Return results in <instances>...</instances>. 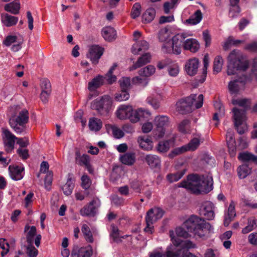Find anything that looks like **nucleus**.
Returning a JSON list of instances; mask_svg holds the SVG:
<instances>
[{
  "instance_id": "1",
  "label": "nucleus",
  "mask_w": 257,
  "mask_h": 257,
  "mask_svg": "<svg viewBox=\"0 0 257 257\" xmlns=\"http://www.w3.org/2000/svg\"><path fill=\"white\" fill-rule=\"evenodd\" d=\"M192 193H209L213 189V180L211 176L190 174L178 184Z\"/></svg>"
},
{
  "instance_id": "2",
  "label": "nucleus",
  "mask_w": 257,
  "mask_h": 257,
  "mask_svg": "<svg viewBox=\"0 0 257 257\" xmlns=\"http://www.w3.org/2000/svg\"><path fill=\"white\" fill-rule=\"evenodd\" d=\"M184 225L194 236L203 239L209 236L213 229L210 223L196 215L191 216Z\"/></svg>"
},
{
  "instance_id": "3",
  "label": "nucleus",
  "mask_w": 257,
  "mask_h": 257,
  "mask_svg": "<svg viewBox=\"0 0 257 257\" xmlns=\"http://www.w3.org/2000/svg\"><path fill=\"white\" fill-rule=\"evenodd\" d=\"M249 66V63L245 57L239 51H232L228 56L227 74L234 75L236 71H245Z\"/></svg>"
},
{
  "instance_id": "4",
  "label": "nucleus",
  "mask_w": 257,
  "mask_h": 257,
  "mask_svg": "<svg viewBox=\"0 0 257 257\" xmlns=\"http://www.w3.org/2000/svg\"><path fill=\"white\" fill-rule=\"evenodd\" d=\"M203 96L200 94H191L184 99H182L176 103V110L181 114H185L192 111V105L194 103L195 108H199L202 106Z\"/></svg>"
},
{
  "instance_id": "5",
  "label": "nucleus",
  "mask_w": 257,
  "mask_h": 257,
  "mask_svg": "<svg viewBox=\"0 0 257 257\" xmlns=\"http://www.w3.org/2000/svg\"><path fill=\"white\" fill-rule=\"evenodd\" d=\"M29 112L24 109L20 111L17 116L12 115L9 119L11 127L17 134H21L25 131V125L29 121Z\"/></svg>"
},
{
  "instance_id": "6",
  "label": "nucleus",
  "mask_w": 257,
  "mask_h": 257,
  "mask_svg": "<svg viewBox=\"0 0 257 257\" xmlns=\"http://www.w3.org/2000/svg\"><path fill=\"white\" fill-rule=\"evenodd\" d=\"M112 101L108 95H104L93 100L91 103V108L95 110L101 115L107 116L112 107Z\"/></svg>"
},
{
  "instance_id": "7",
  "label": "nucleus",
  "mask_w": 257,
  "mask_h": 257,
  "mask_svg": "<svg viewBox=\"0 0 257 257\" xmlns=\"http://www.w3.org/2000/svg\"><path fill=\"white\" fill-rule=\"evenodd\" d=\"M163 214V211L159 208L150 209L147 212L146 217L147 226L144 228V231L148 233L152 234L154 229L153 224L158 219L162 218Z\"/></svg>"
},
{
  "instance_id": "8",
  "label": "nucleus",
  "mask_w": 257,
  "mask_h": 257,
  "mask_svg": "<svg viewBox=\"0 0 257 257\" xmlns=\"http://www.w3.org/2000/svg\"><path fill=\"white\" fill-rule=\"evenodd\" d=\"M250 79V77L246 76L244 74L239 76L231 80L228 84V89L231 94H237L244 89L246 82Z\"/></svg>"
},
{
  "instance_id": "9",
  "label": "nucleus",
  "mask_w": 257,
  "mask_h": 257,
  "mask_svg": "<svg viewBox=\"0 0 257 257\" xmlns=\"http://www.w3.org/2000/svg\"><path fill=\"white\" fill-rule=\"evenodd\" d=\"M134 112L131 106L121 105L118 108L115 114L120 119H129L131 122L135 123L137 122L138 118L134 116Z\"/></svg>"
},
{
  "instance_id": "10",
  "label": "nucleus",
  "mask_w": 257,
  "mask_h": 257,
  "mask_svg": "<svg viewBox=\"0 0 257 257\" xmlns=\"http://www.w3.org/2000/svg\"><path fill=\"white\" fill-rule=\"evenodd\" d=\"M232 111L234 126L239 134H243L247 129L246 126L243 124L245 120L244 112V111H240L236 107L233 108Z\"/></svg>"
},
{
  "instance_id": "11",
  "label": "nucleus",
  "mask_w": 257,
  "mask_h": 257,
  "mask_svg": "<svg viewBox=\"0 0 257 257\" xmlns=\"http://www.w3.org/2000/svg\"><path fill=\"white\" fill-rule=\"evenodd\" d=\"M201 141V135L198 134L192 139L188 144L176 148L172 151V153L179 155L188 151H194L199 147Z\"/></svg>"
},
{
  "instance_id": "12",
  "label": "nucleus",
  "mask_w": 257,
  "mask_h": 257,
  "mask_svg": "<svg viewBox=\"0 0 257 257\" xmlns=\"http://www.w3.org/2000/svg\"><path fill=\"white\" fill-rule=\"evenodd\" d=\"M100 206L98 198H94L87 205L84 206L80 210V213L83 216L93 217L97 213V210Z\"/></svg>"
},
{
  "instance_id": "13",
  "label": "nucleus",
  "mask_w": 257,
  "mask_h": 257,
  "mask_svg": "<svg viewBox=\"0 0 257 257\" xmlns=\"http://www.w3.org/2000/svg\"><path fill=\"white\" fill-rule=\"evenodd\" d=\"M154 123L156 126L155 135L158 138L163 137L165 133V127L169 124V118L166 115L157 116L155 118Z\"/></svg>"
},
{
  "instance_id": "14",
  "label": "nucleus",
  "mask_w": 257,
  "mask_h": 257,
  "mask_svg": "<svg viewBox=\"0 0 257 257\" xmlns=\"http://www.w3.org/2000/svg\"><path fill=\"white\" fill-rule=\"evenodd\" d=\"M3 140L5 147V150L7 153H10L14 149L15 141L17 138L10 131L5 129L3 131Z\"/></svg>"
},
{
  "instance_id": "15",
  "label": "nucleus",
  "mask_w": 257,
  "mask_h": 257,
  "mask_svg": "<svg viewBox=\"0 0 257 257\" xmlns=\"http://www.w3.org/2000/svg\"><path fill=\"white\" fill-rule=\"evenodd\" d=\"M92 249L90 245L87 247H79L75 245L72 250L71 257H90Z\"/></svg>"
},
{
  "instance_id": "16",
  "label": "nucleus",
  "mask_w": 257,
  "mask_h": 257,
  "mask_svg": "<svg viewBox=\"0 0 257 257\" xmlns=\"http://www.w3.org/2000/svg\"><path fill=\"white\" fill-rule=\"evenodd\" d=\"M103 53V49L101 47L94 45L89 49V53L87 54V58H89L92 63L96 65L98 63L99 59Z\"/></svg>"
},
{
  "instance_id": "17",
  "label": "nucleus",
  "mask_w": 257,
  "mask_h": 257,
  "mask_svg": "<svg viewBox=\"0 0 257 257\" xmlns=\"http://www.w3.org/2000/svg\"><path fill=\"white\" fill-rule=\"evenodd\" d=\"M187 35L185 33L178 34L172 38V42L175 50V54L181 53L182 47H183L185 39Z\"/></svg>"
},
{
  "instance_id": "18",
  "label": "nucleus",
  "mask_w": 257,
  "mask_h": 257,
  "mask_svg": "<svg viewBox=\"0 0 257 257\" xmlns=\"http://www.w3.org/2000/svg\"><path fill=\"white\" fill-rule=\"evenodd\" d=\"M200 214L207 220H212L214 218V206L210 202H205L200 209Z\"/></svg>"
},
{
  "instance_id": "19",
  "label": "nucleus",
  "mask_w": 257,
  "mask_h": 257,
  "mask_svg": "<svg viewBox=\"0 0 257 257\" xmlns=\"http://www.w3.org/2000/svg\"><path fill=\"white\" fill-rule=\"evenodd\" d=\"M199 60L198 59L196 58L190 59L185 64V71L188 75L194 76L197 72Z\"/></svg>"
},
{
  "instance_id": "20",
  "label": "nucleus",
  "mask_w": 257,
  "mask_h": 257,
  "mask_svg": "<svg viewBox=\"0 0 257 257\" xmlns=\"http://www.w3.org/2000/svg\"><path fill=\"white\" fill-rule=\"evenodd\" d=\"M101 35L104 40L107 42H112L117 37L116 30L110 26L103 28L101 30Z\"/></svg>"
},
{
  "instance_id": "21",
  "label": "nucleus",
  "mask_w": 257,
  "mask_h": 257,
  "mask_svg": "<svg viewBox=\"0 0 257 257\" xmlns=\"http://www.w3.org/2000/svg\"><path fill=\"white\" fill-rule=\"evenodd\" d=\"M149 47V43L146 41L144 40L138 41L133 45L132 52L135 55H138L140 52L147 50Z\"/></svg>"
},
{
  "instance_id": "22",
  "label": "nucleus",
  "mask_w": 257,
  "mask_h": 257,
  "mask_svg": "<svg viewBox=\"0 0 257 257\" xmlns=\"http://www.w3.org/2000/svg\"><path fill=\"white\" fill-rule=\"evenodd\" d=\"M10 175L12 179L20 180L23 178V172L24 170L23 167L17 166H10L9 167Z\"/></svg>"
},
{
  "instance_id": "23",
  "label": "nucleus",
  "mask_w": 257,
  "mask_h": 257,
  "mask_svg": "<svg viewBox=\"0 0 257 257\" xmlns=\"http://www.w3.org/2000/svg\"><path fill=\"white\" fill-rule=\"evenodd\" d=\"M145 160L151 168H159L161 166V159L156 155H147Z\"/></svg>"
},
{
  "instance_id": "24",
  "label": "nucleus",
  "mask_w": 257,
  "mask_h": 257,
  "mask_svg": "<svg viewBox=\"0 0 257 257\" xmlns=\"http://www.w3.org/2000/svg\"><path fill=\"white\" fill-rule=\"evenodd\" d=\"M235 215V204L233 202L231 201L228 208L227 213L224 215V225L227 226Z\"/></svg>"
},
{
  "instance_id": "25",
  "label": "nucleus",
  "mask_w": 257,
  "mask_h": 257,
  "mask_svg": "<svg viewBox=\"0 0 257 257\" xmlns=\"http://www.w3.org/2000/svg\"><path fill=\"white\" fill-rule=\"evenodd\" d=\"M103 83L104 77L99 75L88 82V89L90 91H94L102 85Z\"/></svg>"
},
{
  "instance_id": "26",
  "label": "nucleus",
  "mask_w": 257,
  "mask_h": 257,
  "mask_svg": "<svg viewBox=\"0 0 257 257\" xmlns=\"http://www.w3.org/2000/svg\"><path fill=\"white\" fill-rule=\"evenodd\" d=\"M199 46L198 41L193 38L188 39L185 40L183 45V48L185 50H190L194 53L198 50Z\"/></svg>"
},
{
  "instance_id": "27",
  "label": "nucleus",
  "mask_w": 257,
  "mask_h": 257,
  "mask_svg": "<svg viewBox=\"0 0 257 257\" xmlns=\"http://www.w3.org/2000/svg\"><path fill=\"white\" fill-rule=\"evenodd\" d=\"M203 15L200 10H197L195 13L185 20L184 23L190 25H195L199 23L202 20Z\"/></svg>"
},
{
  "instance_id": "28",
  "label": "nucleus",
  "mask_w": 257,
  "mask_h": 257,
  "mask_svg": "<svg viewBox=\"0 0 257 257\" xmlns=\"http://www.w3.org/2000/svg\"><path fill=\"white\" fill-rule=\"evenodd\" d=\"M138 142L140 148L145 151H151L153 149V142L148 137H139Z\"/></svg>"
},
{
  "instance_id": "29",
  "label": "nucleus",
  "mask_w": 257,
  "mask_h": 257,
  "mask_svg": "<svg viewBox=\"0 0 257 257\" xmlns=\"http://www.w3.org/2000/svg\"><path fill=\"white\" fill-rule=\"evenodd\" d=\"M120 162L126 165L132 166L136 161V154L133 152H127L120 157Z\"/></svg>"
},
{
  "instance_id": "30",
  "label": "nucleus",
  "mask_w": 257,
  "mask_h": 257,
  "mask_svg": "<svg viewBox=\"0 0 257 257\" xmlns=\"http://www.w3.org/2000/svg\"><path fill=\"white\" fill-rule=\"evenodd\" d=\"M187 169L183 168L175 173H169L166 176L167 180L170 183L179 180L186 173Z\"/></svg>"
},
{
  "instance_id": "31",
  "label": "nucleus",
  "mask_w": 257,
  "mask_h": 257,
  "mask_svg": "<svg viewBox=\"0 0 257 257\" xmlns=\"http://www.w3.org/2000/svg\"><path fill=\"white\" fill-rule=\"evenodd\" d=\"M151 59V55L149 53H145L140 57L137 60V61L133 65V66L130 68V70H133L140 68L143 65H146L148 63L150 62Z\"/></svg>"
},
{
  "instance_id": "32",
  "label": "nucleus",
  "mask_w": 257,
  "mask_h": 257,
  "mask_svg": "<svg viewBox=\"0 0 257 257\" xmlns=\"http://www.w3.org/2000/svg\"><path fill=\"white\" fill-rule=\"evenodd\" d=\"M1 20L5 26L9 27L16 25L18 21V18L8 14H4L1 16Z\"/></svg>"
},
{
  "instance_id": "33",
  "label": "nucleus",
  "mask_w": 257,
  "mask_h": 257,
  "mask_svg": "<svg viewBox=\"0 0 257 257\" xmlns=\"http://www.w3.org/2000/svg\"><path fill=\"white\" fill-rule=\"evenodd\" d=\"M232 103L233 105H238L243 108V109H237L240 111H244V116H245L246 110L249 109L250 106V100L246 98L237 99H233L232 100Z\"/></svg>"
},
{
  "instance_id": "34",
  "label": "nucleus",
  "mask_w": 257,
  "mask_h": 257,
  "mask_svg": "<svg viewBox=\"0 0 257 257\" xmlns=\"http://www.w3.org/2000/svg\"><path fill=\"white\" fill-rule=\"evenodd\" d=\"M75 161L78 165L85 166L90 163V158L86 154L81 155L80 151L77 150L75 152Z\"/></svg>"
},
{
  "instance_id": "35",
  "label": "nucleus",
  "mask_w": 257,
  "mask_h": 257,
  "mask_svg": "<svg viewBox=\"0 0 257 257\" xmlns=\"http://www.w3.org/2000/svg\"><path fill=\"white\" fill-rule=\"evenodd\" d=\"M89 127L92 131H99L102 126V122L99 119L95 117H92L89 119Z\"/></svg>"
},
{
  "instance_id": "36",
  "label": "nucleus",
  "mask_w": 257,
  "mask_h": 257,
  "mask_svg": "<svg viewBox=\"0 0 257 257\" xmlns=\"http://www.w3.org/2000/svg\"><path fill=\"white\" fill-rule=\"evenodd\" d=\"M156 15V11L154 9L150 8L147 9L142 16V21L144 23H149L152 22Z\"/></svg>"
},
{
  "instance_id": "37",
  "label": "nucleus",
  "mask_w": 257,
  "mask_h": 257,
  "mask_svg": "<svg viewBox=\"0 0 257 257\" xmlns=\"http://www.w3.org/2000/svg\"><path fill=\"white\" fill-rule=\"evenodd\" d=\"M20 9V4L19 2L14 1L12 3L8 4L5 6V10L13 14H17L19 13Z\"/></svg>"
},
{
  "instance_id": "38",
  "label": "nucleus",
  "mask_w": 257,
  "mask_h": 257,
  "mask_svg": "<svg viewBox=\"0 0 257 257\" xmlns=\"http://www.w3.org/2000/svg\"><path fill=\"white\" fill-rule=\"evenodd\" d=\"M251 168L244 164L240 166L237 169L238 175L240 179H244L251 173Z\"/></svg>"
},
{
  "instance_id": "39",
  "label": "nucleus",
  "mask_w": 257,
  "mask_h": 257,
  "mask_svg": "<svg viewBox=\"0 0 257 257\" xmlns=\"http://www.w3.org/2000/svg\"><path fill=\"white\" fill-rule=\"evenodd\" d=\"M151 116V113L147 110L139 108L134 112V116L137 117V122L141 118L149 119Z\"/></svg>"
},
{
  "instance_id": "40",
  "label": "nucleus",
  "mask_w": 257,
  "mask_h": 257,
  "mask_svg": "<svg viewBox=\"0 0 257 257\" xmlns=\"http://www.w3.org/2000/svg\"><path fill=\"white\" fill-rule=\"evenodd\" d=\"M81 230L86 240L89 242H93V238L92 233L89 226L87 224H83L82 225Z\"/></svg>"
},
{
  "instance_id": "41",
  "label": "nucleus",
  "mask_w": 257,
  "mask_h": 257,
  "mask_svg": "<svg viewBox=\"0 0 257 257\" xmlns=\"http://www.w3.org/2000/svg\"><path fill=\"white\" fill-rule=\"evenodd\" d=\"M179 131L183 134L189 133L190 131V122L188 119L183 120L178 124Z\"/></svg>"
},
{
  "instance_id": "42",
  "label": "nucleus",
  "mask_w": 257,
  "mask_h": 257,
  "mask_svg": "<svg viewBox=\"0 0 257 257\" xmlns=\"http://www.w3.org/2000/svg\"><path fill=\"white\" fill-rule=\"evenodd\" d=\"M238 158L243 162L257 161V157L256 156L247 152L240 153Z\"/></svg>"
},
{
  "instance_id": "43",
  "label": "nucleus",
  "mask_w": 257,
  "mask_h": 257,
  "mask_svg": "<svg viewBox=\"0 0 257 257\" xmlns=\"http://www.w3.org/2000/svg\"><path fill=\"white\" fill-rule=\"evenodd\" d=\"M155 72V68L152 65H148L140 70L139 73L141 76L149 77L153 74Z\"/></svg>"
},
{
  "instance_id": "44",
  "label": "nucleus",
  "mask_w": 257,
  "mask_h": 257,
  "mask_svg": "<svg viewBox=\"0 0 257 257\" xmlns=\"http://www.w3.org/2000/svg\"><path fill=\"white\" fill-rule=\"evenodd\" d=\"M117 67L116 64H114L113 66L110 68L107 73L106 74L105 77H104V79L106 78L108 84H112L116 80V77L115 75H112L113 71Z\"/></svg>"
},
{
  "instance_id": "45",
  "label": "nucleus",
  "mask_w": 257,
  "mask_h": 257,
  "mask_svg": "<svg viewBox=\"0 0 257 257\" xmlns=\"http://www.w3.org/2000/svg\"><path fill=\"white\" fill-rule=\"evenodd\" d=\"M223 59L220 56H217L214 60L213 71L216 73L219 72L222 69L223 64Z\"/></svg>"
},
{
  "instance_id": "46",
  "label": "nucleus",
  "mask_w": 257,
  "mask_h": 257,
  "mask_svg": "<svg viewBox=\"0 0 257 257\" xmlns=\"http://www.w3.org/2000/svg\"><path fill=\"white\" fill-rule=\"evenodd\" d=\"M130 97L128 91L121 90L115 94V99L117 101H125Z\"/></svg>"
},
{
  "instance_id": "47",
  "label": "nucleus",
  "mask_w": 257,
  "mask_h": 257,
  "mask_svg": "<svg viewBox=\"0 0 257 257\" xmlns=\"http://www.w3.org/2000/svg\"><path fill=\"white\" fill-rule=\"evenodd\" d=\"M169 37L170 35L168 29L163 28L160 30L158 34V39L160 41L165 42L168 41Z\"/></svg>"
},
{
  "instance_id": "48",
  "label": "nucleus",
  "mask_w": 257,
  "mask_h": 257,
  "mask_svg": "<svg viewBox=\"0 0 257 257\" xmlns=\"http://www.w3.org/2000/svg\"><path fill=\"white\" fill-rule=\"evenodd\" d=\"M121 90L128 91L131 86V80L128 77H122L119 80Z\"/></svg>"
},
{
  "instance_id": "49",
  "label": "nucleus",
  "mask_w": 257,
  "mask_h": 257,
  "mask_svg": "<svg viewBox=\"0 0 257 257\" xmlns=\"http://www.w3.org/2000/svg\"><path fill=\"white\" fill-rule=\"evenodd\" d=\"M110 230V237L113 239L114 241H116L120 236L119 230L118 229V227L114 224H111Z\"/></svg>"
},
{
  "instance_id": "50",
  "label": "nucleus",
  "mask_w": 257,
  "mask_h": 257,
  "mask_svg": "<svg viewBox=\"0 0 257 257\" xmlns=\"http://www.w3.org/2000/svg\"><path fill=\"white\" fill-rule=\"evenodd\" d=\"M167 70L170 76L176 77L179 72V67L177 64L173 63L168 66Z\"/></svg>"
},
{
  "instance_id": "51",
  "label": "nucleus",
  "mask_w": 257,
  "mask_h": 257,
  "mask_svg": "<svg viewBox=\"0 0 257 257\" xmlns=\"http://www.w3.org/2000/svg\"><path fill=\"white\" fill-rule=\"evenodd\" d=\"M170 148V144L168 141L160 142L157 147V151L160 153H165L167 152Z\"/></svg>"
},
{
  "instance_id": "52",
  "label": "nucleus",
  "mask_w": 257,
  "mask_h": 257,
  "mask_svg": "<svg viewBox=\"0 0 257 257\" xmlns=\"http://www.w3.org/2000/svg\"><path fill=\"white\" fill-rule=\"evenodd\" d=\"M208 63H209L208 57V56L205 55L203 58L204 66L203 68L202 74L201 75V79L199 80V81L201 83H203L206 79V74H207V67L208 66Z\"/></svg>"
},
{
  "instance_id": "53",
  "label": "nucleus",
  "mask_w": 257,
  "mask_h": 257,
  "mask_svg": "<svg viewBox=\"0 0 257 257\" xmlns=\"http://www.w3.org/2000/svg\"><path fill=\"white\" fill-rule=\"evenodd\" d=\"M162 48V50L164 53H173L175 54V50H174V47L172 44V42L168 40L165 42H164Z\"/></svg>"
},
{
  "instance_id": "54",
  "label": "nucleus",
  "mask_w": 257,
  "mask_h": 257,
  "mask_svg": "<svg viewBox=\"0 0 257 257\" xmlns=\"http://www.w3.org/2000/svg\"><path fill=\"white\" fill-rule=\"evenodd\" d=\"M141 5L138 3H135L131 11V17L133 19H136L141 14Z\"/></svg>"
},
{
  "instance_id": "55",
  "label": "nucleus",
  "mask_w": 257,
  "mask_h": 257,
  "mask_svg": "<svg viewBox=\"0 0 257 257\" xmlns=\"http://www.w3.org/2000/svg\"><path fill=\"white\" fill-rule=\"evenodd\" d=\"M74 183L71 178H68L66 183L62 187L64 193H72L74 188Z\"/></svg>"
},
{
  "instance_id": "56",
  "label": "nucleus",
  "mask_w": 257,
  "mask_h": 257,
  "mask_svg": "<svg viewBox=\"0 0 257 257\" xmlns=\"http://www.w3.org/2000/svg\"><path fill=\"white\" fill-rule=\"evenodd\" d=\"M41 88L42 91L51 92L52 88L50 81L47 79H43L41 81Z\"/></svg>"
},
{
  "instance_id": "57",
  "label": "nucleus",
  "mask_w": 257,
  "mask_h": 257,
  "mask_svg": "<svg viewBox=\"0 0 257 257\" xmlns=\"http://www.w3.org/2000/svg\"><path fill=\"white\" fill-rule=\"evenodd\" d=\"M52 181L53 174L52 172H48L45 178V187L46 191H50Z\"/></svg>"
},
{
  "instance_id": "58",
  "label": "nucleus",
  "mask_w": 257,
  "mask_h": 257,
  "mask_svg": "<svg viewBox=\"0 0 257 257\" xmlns=\"http://www.w3.org/2000/svg\"><path fill=\"white\" fill-rule=\"evenodd\" d=\"M255 224L256 222L255 220L249 219L248 220L247 225L242 229V233L243 234H246L252 231L254 229Z\"/></svg>"
},
{
  "instance_id": "59",
  "label": "nucleus",
  "mask_w": 257,
  "mask_h": 257,
  "mask_svg": "<svg viewBox=\"0 0 257 257\" xmlns=\"http://www.w3.org/2000/svg\"><path fill=\"white\" fill-rule=\"evenodd\" d=\"M147 102L151 105L155 109H157L160 107L159 101L154 96H150L147 98Z\"/></svg>"
},
{
  "instance_id": "60",
  "label": "nucleus",
  "mask_w": 257,
  "mask_h": 257,
  "mask_svg": "<svg viewBox=\"0 0 257 257\" xmlns=\"http://www.w3.org/2000/svg\"><path fill=\"white\" fill-rule=\"evenodd\" d=\"M18 41V37L17 36L9 35L6 38L5 40L3 41V44L5 46L9 47L11 46L12 44H14L16 42H17Z\"/></svg>"
},
{
  "instance_id": "61",
  "label": "nucleus",
  "mask_w": 257,
  "mask_h": 257,
  "mask_svg": "<svg viewBox=\"0 0 257 257\" xmlns=\"http://www.w3.org/2000/svg\"><path fill=\"white\" fill-rule=\"evenodd\" d=\"M81 186L84 189H87L90 187L91 182L87 175H83L81 177Z\"/></svg>"
},
{
  "instance_id": "62",
  "label": "nucleus",
  "mask_w": 257,
  "mask_h": 257,
  "mask_svg": "<svg viewBox=\"0 0 257 257\" xmlns=\"http://www.w3.org/2000/svg\"><path fill=\"white\" fill-rule=\"evenodd\" d=\"M111 129L113 136L116 139L122 138L124 135V132L115 126H112Z\"/></svg>"
},
{
  "instance_id": "63",
  "label": "nucleus",
  "mask_w": 257,
  "mask_h": 257,
  "mask_svg": "<svg viewBox=\"0 0 257 257\" xmlns=\"http://www.w3.org/2000/svg\"><path fill=\"white\" fill-rule=\"evenodd\" d=\"M27 254L30 257H36L38 255V250L33 245H28L27 247Z\"/></svg>"
},
{
  "instance_id": "64",
  "label": "nucleus",
  "mask_w": 257,
  "mask_h": 257,
  "mask_svg": "<svg viewBox=\"0 0 257 257\" xmlns=\"http://www.w3.org/2000/svg\"><path fill=\"white\" fill-rule=\"evenodd\" d=\"M244 49L250 52H257V42L253 41L246 44L244 47Z\"/></svg>"
}]
</instances>
